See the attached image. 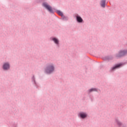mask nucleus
<instances>
[{"label": "nucleus", "mask_w": 127, "mask_h": 127, "mask_svg": "<svg viewBox=\"0 0 127 127\" xmlns=\"http://www.w3.org/2000/svg\"><path fill=\"white\" fill-rule=\"evenodd\" d=\"M45 71L47 74H52L55 71V65L52 63L48 64Z\"/></svg>", "instance_id": "f257e3e1"}, {"label": "nucleus", "mask_w": 127, "mask_h": 127, "mask_svg": "<svg viewBox=\"0 0 127 127\" xmlns=\"http://www.w3.org/2000/svg\"><path fill=\"white\" fill-rule=\"evenodd\" d=\"M127 54V50H124L120 51L117 54L115 55V57L116 58H122L124 56H126Z\"/></svg>", "instance_id": "f03ea898"}, {"label": "nucleus", "mask_w": 127, "mask_h": 127, "mask_svg": "<svg viewBox=\"0 0 127 127\" xmlns=\"http://www.w3.org/2000/svg\"><path fill=\"white\" fill-rule=\"evenodd\" d=\"M43 6L45 7L50 13H54V11L53 10V8H52V7L48 4L47 2H44L43 3Z\"/></svg>", "instance_id": "7ed1b4c3"}, {"label": "nucleus", "mask_w": 127, "mask_h": 127, "mask_svg": "<svg viewBox=\"0 0 127 127\" xmlns=\"http://www.w3.org/2000/svg\"><path fill=\"white\" fill-rule=\"evenodd\" d=\"M124 65H126V63L117 64L112 68L111 71H115L116 69H118V68H121V67H122V66H124Z\"/></svg>", "instance_id": "20e7f679"}, {"label": "nucleus", "mask_w": 127, "mask_h": 127, "mask_svg": "<svg viewBox=\"0 0 127 127\" xmlns=\"http://www.w3.org/2000/svg\"><path fill=\"white\" fill-rule=\"evenodd\" d=\"M50 39H51V40H52L53 41H54V43H55V44H56L58 48H59V47H60V46H59V40L57 38L52 37L50 38Z\"/></svg>", "instance_id": "39448f33"}, {"label": "nucleus", "mask_w": 127, "mask_h": 127, "mask_svg": "<svg viewBox=\"0 0 127 127\" xmlns=\"http://www.w3.org/2000/svg\"><path fill=\"white\" fill-rule=\"evenodd\" d=\"M9 68H10V65L9 63H4L2 65V68L4 70H9Z\"/></svg>", "instance_id": "423d86ee"}, {"label": "nucleus", "mask_w": 127, "mask_h": 127, "mask_svg": "<svg viewBox=\"0 0 127 127\" xmlns=\"http://www.w3.org/2000/svg\"><path fill=\"white\" fill-rule=\"evenodd\" d=\"M79 116L81 119H86L87 116H88L86 113H84V112H80L79 114Z\"/></svg>", "instance_id": "0eeeda50"}, {"label": "nucleus", "mask_w": 127, "mask_h": 127, "mask_svg": "<svg viewBox=\"0 0 127 127\" xmlns=\"http://www.w3.org/2000/svg\"><path fill=\"white\" fill-rule=\"evenodd\" d=\"M75 16H76V18L77 22H79V23L83 22V19H82V17H81V16H80L78 14H76Z\"/></svg>", "instance_id": "6e6552de"}, {"label": "nucleus", "mask_w": 127, "mask_h": 127, "mask_svg": "<svg viewBox=\"0 0 127 127\" xmlns=\"http://www.w3.org/2000/svg\"><path fill=\"white\" fill-rule=\"evenodd\" d=\"M106 1H107V0H101L100 1V4L101 7H103V8H105V7H106Z\"/></svg>", "instance_id": "1a4fd4ad"}, {"label": "nucleus", "mask_w": 127, "mask_h": 127, "mask_svg": "<svg viewBox=\"0 0 127 127\" xmlns=\"http://www.w3.org/2000/svg\"><path fill=\"white\" fill-rule=\"evenodd\" d=\"M113 56H107V57H105L103 58V60L105 61H109L110 60H113Z\"/></svg>", "instance_id": "9d476101"}, {"label": "nucleus", "mask_w": 127, "mask_h": 127, "mask_svg": "<svg viewBox=\"0 0 127 127\" xmlns=\"http://www.w3.org/2000/svg\"><path fill=\"white\" fill-rule=\"evenodd\" d=\"M92 92H98V89L97 88H91L88 90V93H92Z\"/></svg>", "instance_id": "9b49d317"}, {"label": "nucleus", "mask_w": 127, "mask_h": 127, "mask_svg": "<svg viewBox=\"0 0 127 127\" xmlns=\"http://www.w3.org/2000/svg\"><path fill=\"white\" fill-rule=\"evenodd\" d=\"M56 12H57V13H58V14H59V15H60V16H61V17L64 15V14H63V13L59 10H57L56 11Z\"/></svg>", "instance_id": "f8f14e48"}, {"label": "nucleus", "mask_w": 127, "mask_h": 127, "mask_svg": "<svg viewBox=\"0 0 127 127\" xmlns=\"http://www.w3.org/2000/svg\"><path fill=\"white\" fill-rule=\"evenodd\" d=\"M62 19L63 20H68V17L65 16L64 15L62 16Z\"/></svg>", "instance_id": "ddd939ff"}, {"label": "nucleus", "mask_w": 127, "mask_h": 127, "mask_svg": "<svg viewBox=\"0 0 127 127\" xmlns=\"http://www.w3.org/2000/svg\"><path fill=\"white\" fill-rule=\"evenodd\" d=\"M32 81H33L34 84L36 85V82H35V77H34V75L33 76Z\"/></svg>", "instance_id": "4468645a"}]
</instances>
